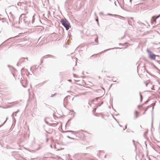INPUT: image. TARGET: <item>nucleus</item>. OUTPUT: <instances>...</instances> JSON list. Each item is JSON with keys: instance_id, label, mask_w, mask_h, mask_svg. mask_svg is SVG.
<instances>
[{"instance_id": "nucleus-6", "label": "nucleus", "mask_w": 160, "mask_h": 160, "mask_svg": "<svg viewBox=\"0 0 160 160\" xmlns=\"http://www.w3.org/2000/svg\"><path fill=\"white\" fill-rule=\"evenodd\" d=\"M160 15H158L157 17L154 16L152 18L153 19V21L154 22H156V19L157 18H158L160 17Z\"/></svg>"}, {"instance_id": "nucleus-7", "label": "nucleus", "mask_w": 160, "mask_h": 160, "mask_svg": "<svg viewBox=\"0 0 160 160\" xmlns=\"http://www.w3.org/2000/svg\"><path fill=\"white\" fill-rule=\"evenodd\" d=\"M96 108H94L93 110V112H96Z\"/></svg>"}, {"instance_id": "nucleus-8", "label": "nucleus", "mask_w": 160, "mask_h": 160, "mask_svg": "<svg viewBox=\"0 0 160 160\" xmlns=\"http://www.w3.org/2000/svg\"><path fill=\"white\" fill-rule=\"evenodd\" d=\"M68 81H70V82H71V80H68Z\"/></svg>"}, {"instance_id": "nucleus-2", "label": "nucleus", "mask_w": 160, "mask_h": 160, "mask_svg": "<svg viewBox=\"0 0 160 160\" xmlns=\"http://www.w3.org/2000/svg\"><path fill=\"white\" fill-rule=\"evenodd\" d=\"M138 110L140 111H144L143 114H145L148 108V107H145L144 106V104H142L138 106Z\"/></svg>"}, {"instance_id": "nucleus-3", "label": "nucleus", "mask_w": 160, "mask_h": 160, "mask_svg": "<svg viewBox=\"0 0 160 160\" xmlns=\"http://www.w3.org/2000/svg\"><path fill=\"white\" fill-rule=\"evenodd\" d=\"M86 133V132L85 131H79L77 134L76 136L78 137L79 139H83L85 137V134Z\"/></svg>"}, {"instance_id": "nucleus-1", "label": "nucleus", "mask_w": 160, "mask_h": 160, "mask_svg": "<svg viewBox=\"0 0 160 160\" xmlns=\"http://www.w3.org/2000/svg\"><path fill=\"white\" fill-rule=\"evenodd\" d=\"M61 22L65 28L67 30H68L69 28L70 27V23L66 19H62L61 21Z\"/></svg>"}, {"instance_id": "nucleus-5", "label": "nucleus", "mask_w": 160, "mask_h": 160, "mask_svg": "<svg viewBox=\"0 0 160 160\" xmlns=\"http://www.w3.org/2000/svg\"><path fill=\"white\" fill-rule=\"evenodd\" d=\"M139 115V112L137 111H135L134 112V115L135 118H137Z\"/></svg>"}, {"instance_id": "nucleus-4", "label": "nucleus", "mask_w": 160, "mask_h": 160, "mask_svg": "<svg viewBox=\"0 0 160 160\" xmlns=\"http://www.w3.org/2000/svg\"><path fill=\"white\" fill-rule=\"evenodd\" d=\"M149 57L152 60H154L156 58V55H155L154 54L152 53H150L149 54Z\"/></svg>"}]
</instances>
